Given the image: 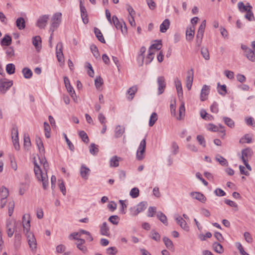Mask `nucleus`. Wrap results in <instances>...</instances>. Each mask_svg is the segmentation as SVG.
I'll list each match as a JSON object with an SVG mask.
<instances>
[{
    "mask_svg": "<svg viewBox=\"0 0 255 255\" xmlns=\"http://www.w3.org/2000/svg\"><path fill=\"white\" fill-rule=\"evenodd\" d=\"M161 41H157L155 43L152 44L149 47V49L150 51H151V49H155L156 50H159L161 48Z\"/></svg>",
    "mask_w": 255,
    "mask_h": 255,
    "instance_id": "obj_53",
    "label": "nucleus"
},
{
    "mask_svg": "<svg viewBox=\"0 0 255 255\" xmlns=\"http://www.w3.org/2000/svg\"><path fill=\"white\" fill-rule=\"evenodd\" d=\"M209 91L210 88L208 86L205 85L203 86L200 94V100L202 101H204L207 99Z\"/></svg>",
    "mask_w": 255,
    "mask_h": 255,
    "instance_id": "obj_17",
    "label": "nucleus"
},
{
    "mask_svg": "<svg viewBox=\"0 0 255 255\" xmlns=\"http://www.w3.org/2000/svg\"><path fill=\"white\" fill-rule=\"evenodd\" d=\"M39 43L40 44L41 43L40 37L39 36L33 37L32 38V44L37 50H38L41 47V45L40 44L39 45Z\"/></svg>",
    "mask_w": 255,
    "mask_h": 255,
    "instance_id": "obj_31",
    "label": "nucleus"
},
{
    "mask_svg": "<svg viewBox=\"0 0 255 255\" xmlns=\"http://www.w3.org/2000/svg\"><path fill=\"white\" fill-rule=\"evenodd\" d=\"M34 173L35 174L38 180H40L42 178H44L45 176L43 175L42 171L39 167V166L38 165V164L34 161Z\"/></svg>",
    "mask_w": 255,
    "mask_h": 255,
    "instance_id": "obj_19",
    "label": "nucleus"
},
{
    "mask_svg": "<svg viewBox=\"0 0 255 255\" xmlns=\"http://www.w3.org/2000/svg\"><path fill=\"white\" fill-rule=\"evenodd\" d=\"M193 77L194 71L193 69H191L187 71L186 76V87L188 90H190L191 88L193 81Z\"/></svg>",
    "mask_w": 255,
    "mask_h": 255,
    "instance_id": "obj_11",
    "label": "nucleus"
},
{
    "mask_svg": "<svg viewBox=\"0 0 255 255\" xmlns=\"http://www.w3.org/2000/svg\"><path fill=\"white\" fill-rule=\"evenodd\" d=\"M194 27H190L189 29H187L186 30V36L187 38L189 40L193 39L194 35Z\"/></svg>",
    "mask_w": 255,
    "mask_h": 255,
    "instance_id": "obj_43",
    "label": "nucleus"
},
{
    "mask_svg": "<svg viewBox=\"0 0 255 255\" xmlns=\"http://www.w3.org/2000/svg\"><path fill=\"white\" fill-rule=\"evenodd\" d=\"M170 25V21L169 19H165L160 25V31L162 33L165 32L169 28Z\"/></svg>",
    "mask_w": 255,
    "mask_h": 255,
    "instance_id": "obj_23",
    "label": "nucleus"
},
{
    "mask_svg": "<svg viewBox=\"0 0 255 255\" xmlns=\"http://www.w3.org/2000/svg\"><path fill=\"white\" fill-rule=\"evenodd\" d=\"M16 221L11 220H7L6 223V233L8 237L11 238L13 235L15 231L14 228L17 225Z\"/></svg>",
    "mask_w": 255,
    "mask_h": 255,
    "instance_id": "obj_5",
    "label": "nucleus"
},
{
    "mask_svg": "<svg viewBox=\"0 0 255 255\" xmlns=\"http://www.w3.org/2000/svg\"><path fill=\"white\" fill-rule=\"evenodd\" d=\"M216 160L218 161L222 166H227L228 162L227 160L223 156L218 154L216 156Z\"/></svg>",
    "mask_w": 255,
    "mask_h": 255,
    "instance_id": "obj_36",
    "label": "nucleus"
},
{
    "mask_svg": "<svg viewBox=\"0 0 255 255\" xmlns=\"http://www.w3.org/2000/svg\"><path fill=\"white\" fill-rule=\"evenodd\" d=\"M212 131L218 132L219 133V136L221 138H224L225 135V130L224 128H209Z\"/></svg>",
    "mask_w": 255,
    "mask_h": 255,
    "instance_id": "obj_45",
    "label": "nucleus"
},
{
    "mask_svg": "<svg viewBox=\"0 0 255 255\" xmlns=\"http://www.w3.org/2000/svg\"><path fill=\"white\" fill-rule=\"evenodd\" d=\"M253 153L252 149L249 147L244 149L242 150L241 158L243 161H248V159L251 158Z\"/></svg>",
    "mask_w": 255,
    "mask_h": 255,
    "instance_id": "obj_13",
    "label": "nucleus"
},
{
    "mask_svg": "<svg viewBox=\"0 0 255 255\" xmlns=\"http://www.w3.org/2000/svg\"><path fill=\"white\" fill-rule=\"evenodd\" d=\"M191 196L193 198L195 199L202 203H205L206 201L205 196L200 192H191Z\"/></svg>",
    "mask_w": 255,
    "mask_h": 255,
    "instance_id": "obj_18",
    "label": "nucleus"
},
{
    "mask_svg": "<svg viewBox=\"0 0 255 255\" xmlns=\"http://www.w3.org/2000/svg\"><path fill=\"white\" fill-rule=\"evenodd\" d=\"M157 120V115L156 113H152L149 119V126L152 127Z\"/></svg>",
    "mask_w": 255,
    "mask_h": 255,
    "instance_id": "obj_41",
    "label": "nucleus"
},
{
    "mask_svg": "<svg viewBox=\"0 0 255 255\" xmlns=\"http://www.w3.org/2000/svg\"><path fill=\"white\" fill-rule=\"evenodd\" d=\"M90 152L94 155L97 154L99 152L98 146L95 143H91L90 146Z\"/></svg>",
    "mask_w": 255,
    "mask_h": 255,
    "instance_id": "obj_37",
    "label": "nucleus"
},
{
    "mask_svg": "<svg viewBox=\"0 0 255 255\" xmlns=\"http://www.w3.org/2000/svg\"><path fill=\"white\" fill-rule=\"evenodd\" d=\"M24 146L26 147H29L31 145L30 139L27 134H24Z\"/></svg>",
    "mask_w": 255,
    "mask_h": 255,
    "instance_id": "obj_51",
    "label": "nucleus"
},
{
    "mask_svg": "<svg viewBox=\"0 0 255 255\" xmlns=\"http://www.w3.org/2000/svg\"><path fill=\"white\" fill-rule=\"evenodd\" d=\"M22 72L25 79H30L32 76V72L28 68H24L22 70Z\"/></svg>",
    "mask_w": 255,
    "mask_h": 255,
    "instance_id": "obj_34",
    "label": "nucleus"
},
{
    "mask_svg": "<svg viewBox=\"0 0 255 255\" xmlns=\"http://www.w3.org/2000/svg\"><path fill=\"white\" fill-rule=\"evenodd\" d=\"M238 8L240 11L242 12H244L245 11H247L249 10L247 7V6L245 5L244 3L242 1L239 2L238 4Z\"/></svg>",
    "mask_w": 255,
    "mask_h": 255,
    "instance_id": "obj_62",
    "label": "nucleus"
},
{
    "mask_svg": "<svg viewBox=\"0 0 255 255\" xmlns=\"http://www.w3.org/2000/svg\"><path fill=\"white\" fill-rule=\"evenodd\" d=\"M103 79L101 77H98L95 80V85L96 88H99L103 84Z\"/></svg>",
    "mask_w": 255,
    "mask_h": 255,
    "instance_id": "obj_63",
    "label": "nucleus"
},
{
    "mask_svg": "<svg viewBox=\"0 0 255 255\" xmlns=\"http://www.w3.org/2000/svg\"><path fill=\"white\" fill-rule=\"evenodd\" d=\"M59 188L64 195H66V191L64 182L62 180H58Z\"/></svg>",
    "mask_w": 255,
    "mask_h": 255,
    "instance_id": "obj_60",
    "label": "nucleus"
},
{
    "mask_svg": "<svg viewBox=\"0 0 255 255\" xmlns=\"http://www.w3.org/2000/svg\"><path fill=\"white\" fill-rule=\"evenodd\" d=\"M224 121L226 125L230 128H232L234 125V121L230 118L225 117L224 118Z\"/></svg>",
    "mask_w": 255,
    "mask_h": 255,
    "instance_id": "obj_61",
    "label": "nucleus"
},
{
    "mask_svg": "<svg viewBox=\"0 0 255 255\" xmlns=\"http://www.w3.org/2000/svg\"><path fill=\"white\" fill-rule=\"evenodd\" d=\"M28 189V184L27 183H21L19 190V194L22 195Z\"/></svg>",
    "mask_w": 255,
    "mask_h": 255,
    "instance_id": "obj_48",
    "label": "nucleus"
},
{
    "mask_svg": "<svg viewBox=\"0 0 255 255\" xmlns=\"http://www.w3.org/2000/svg\"><path fill=\"white\" fill-rule=\"evenodd\" d=\"M213 248L214 251L219 254H222L224 252L223 246L219 243L215 242L213 244Z\"/></svg>",
    "mask_w": 255,
    "mask_h": 255,
    "instance_id": "obj_32",
    "label": "nucleus"
},
{
    "mask_svg": "<svg viewBox=\"0 0 255 255\" xmlns=\"http://www.w3.org/2000/svg\"><path fill=\"white\" fill-rule=\"evenodd\" d=\"M6 71L9 74H12L15 72V66L12 63H9L6 66Z\"/></svg>",
    "mask_w": 255,
    "mask_h": 255,
    "instance_id": "obj_38",
    "label": "nucleus"
},
{
    "mask_svg": "<svg viewBox=\"0 0 255 255\" xmlns=\"http://www.w3.org/2000/svg\"><path fill=\"white\" fill-rule=\"evenodd\" d=\"M146 50V49L144 46H142L140 49V54L139 55L138 58L140 59L141 60V65H142L143 63V60L144 58L143 54L145 52Z\"/></svg>",
    "mask_w": 255,
    "mask_h": 255,
    "instance_id": "obj_57",
    "label": "nucleus"
},
{
    "mask_svg": "<svg viewBox=\"0 0 255 255\" xmlns=\"http://www.w3.org/2000/svg\"><path fill=\"white\" fill-rule=\"evenodd\" d=\"M137 91V86L136 85L133 86L128 89V90L127 91V94L129 95V96L128 97V100L131 101L133 99L134 95L136 93Z\"/></svg>",
    "mask_w": 255,
    "mask_h": 255,
    "instance_id": "obj_22",
    "label": "nucleus"
},
{
    "mask_svg": "<svg viewBox=\"0 0 255 255\" xmlns=\"http://www.w3.org/2000/svg\"><path fill=\"white\" fill-rule=\"evenodd\" d=\"M157 217L164 225H167V219L166 216L162 212H159L157 214Z\"/></svg>",
    "mask_w": 255,
    "mask_h": 255,
    "instance_id": "obj_35",
    "label": "nucleus"
},
{
    "mask_svg": "<svg viewBox=\"0 0 255 255\" xmlns=\"http://www.w3.org/2000/svg\"><path fill=\"white\" fill-rule=\"evenodd\" d=\"M241 48L244 50L245 56L249 60L252 62L255 61V52L254 51L245 45H242Z\"/></svg>",
    "mask_w": 255,
    "mask_h": 255,
    "instance_id": "obj_8",
    "label": "nucleus"
},
{
    "mask_svg": "<svg viewBox=\"0 0 255 255\" xmlns=\"http://www.w3.org/2000/svg\"><path fill=\"white\" fill-rule=\"evenodd\" d=\"M147 207V203L146 202H141L139 203L137 205L136 210L133 213L134 215H137L141 212L144 210Z\"/></svg>",
    "mask_w": 255,
    "mask_h": 255,
    "instance_id": "obj_20",
    "label": "nucleus"
},
{
    "mask_svg": "<svg viewBox=\"0 0 255 255\" xmlns=\"http://www.w3.org/2000/svg\"><path fill=\"white\" fill-rule=\"evenodd\" d=\"M16 25L20 30L24 29L25 27V21L23 17H19L16 20Z\"/></svg>",
    "mask_w": 255,
    "mask_h": 255,
    "instance_id": "obj_27",
    "label": "nucleus"
},
{
    "mask_svg": "<svg viewBox=\"0 0 255 255\" xmlns=\"http://www.w3.org/2000/svg\"><path fill=\"white\" fill-rule=\"evenodd\" d=\"M11 43V38L8 35H5L1 40V46H9Z\"/></svg>",
    "mask_w": 255,
    "mask_h": 255,
    "instance_id": "obj_28",
    "label": "nucleus"
},
{
    "mask_svg": "<svg viewBox=\"0 0 255 255\" xmlns=\"http://www.w3.org/2000/svg\"><path fill=\"white\" fill-rule=\"evenodd\" d=\"M200 114L202 118L205 120L211 121L213 118L212 116L208 114L206 111L203 109L201 110Z\"/></svg>",
    "mask_w": 255,
    "mask_h": 255,
    "instance_id": "obj_33",
    "label": "nucleus"
},
{
    "mask_svg": "<svg viewBox=\"0 0 255 255\" xmlns=\"http://www.w3.org/2000/svg\"><path fill=\"white\" fill-rule=\"evenodd\" d=\"M109 221L113 225H117L118 224L120 219L117 215H113L109 217Z\"/></svg>",
    "mask_w": 255,
    "mask_h": 255,
    "instance_id": "obj_50",
    "label": "nucleus"
},
{
    "mask_svg": "<svg viewBox=\"0 0 255 255\" xmlns=\"http://www.w3.org/2000/svg\"><path fill=\"white\" fill-rule=\"evenodd\" d=\"M158 84V95L162 94L166 88V84L165 78L163 76H159L157 79Z\"/></svg>",
    "mask_w": 255,
    "mask_h": 255,
    "instance_id": "obj_9",
    "label": "nucleus"
},
{
    "mask_svg": "<svg viewBox=\"0 0 255 255\" xmlns=\"http://www.w3.org/2000/svg\"><path fill=\"white\" fill-rule=\"evenodd\" d=\"M80 12H81V16L83 20V22L85 24H87L89 22V19L88 18V14L85 7L83 5L82 1L81 0L80 1Z\"/></svg>",
    "mask_w": 255,
    "mask_h": 255,
    "instance_id": "obj_12",
    "label": "nucleus"
},
{
    "mask_svg": "<svg viewBox=\"0 0 255 255\" xmlns=\"http://www.w3.org/2000/svg\"><path fill=\"white\" fill-rule=\"evenodd\" d=\"M6 54L9 57H12L14 54V49L11 47H8L6 49Z\"/></svg>",
    "mask_w": 255,
    "mask_h": 255,
    "instance_id": "obj_64",
    "label": "nucleus"
},
{
    "mask_svg": "<svg viewBox=\"0 0 255 255\" xmlns=\"http://www.w3.org/2000/svg\"><path fill=\"white\" fill-rule=\"evenodd\" d=\"M175 220L177 224H178L181 228L186 231L189 230V227L188 226L186 222L180 216H178L175 218Z\"/></svg>",
    "mask_w": 255,
    "mask_h": 255,
    "instance_id": "obj_16",
    "label": "nucleus"
},
{
    "mask_svg": "<svg viewBox=\"0 0 255 255\" xmlns=\"http://www.w3.org/2000/svg\"><path fill=\"white\" fill-rule=\"evenodd\" d=\"M90 169L85 165H82L80 169V173L81 177L84 180L88 179Z\"/></svg>",
    "mask_w": 255,
    "mask_h": 255,
    "instance_id": "obj_15",
    "label": "nucleus"
},
{
    "mask_svg": "<svg viewBox=\"0 0 255 255\" xmlns=\"http://www.w3.org/2000/svg\"><path fill=\"white\" fill-rule=\"evenodd\" d=\"M196 139L200 145H202L203 147L206 146V141L203 135H198Z\"/></svg>",
    "mask_w": 255,
    "mask_h": 255,
    "instance_id": "obj_54",
    "label": "nucleus"
},
{
    "mask_svg": "<svg viewBox=\"0 0 255 255\" xmlns=\"http://www.w3.org/2000/svg\"><path fill=\"white\" fill-rule=\"evenodd\" d=\"M90 49L94 56L96 59L100 58V54L99 52L98 49L95 45H92L90 47Z\"/></svg>",
    "mask_w": 255,
    "mask_h": 255,
    "instance_id": "obj_40",
    "label": "nucleus"
},
{
    "mask_svg": "<svg viewBox=\"0 0 255 255\" xmlns=\"http://www.w3.org/2000/svg\"><path fill=\"white\" fill-rule=\"evenodd\" d=\"M245 17L249 21L255 20V17L252 11L250 9L248 10L247 13L245 15Z\"/></svg>",
    "mask_w": 255,
    "mask_h": 255,
    "instance_id": "obj_56",
    "label": "nucleus"
},
{
    "mask_svg": "<svg viewBox=\"0 0 255 255\" xmlns=\"http://www.w3.org/2000/svg\"><path fill=\"white\" fill-rule=\"evenodd\" d=\"M201 53L205 60H209L210 55H209L208 50L207 48H205V47L201 48Z\"/></svg>",
    "mask_w": 255,
    "mask_h": 255,
    "instance_id": "obj_42",
    "label": "nucleus"
},
{
    "mask_svg": "<svg viewBox=\"0 0 255 255\" xmlns=\"http://www.w3.org/2000/svg\"><path fill=\"white\" fill-rule=\"evenodd\" d=\"M63 136H64V138L65 139L66 143H67V145H68L70 150H71V151H74V145L70 141V140L67 137V135L65 133H63Z\"/></svg>",
    "mask_w": 255,
    "mask_h": 255,
    "instance_id": "obj_58",
    "label": "nucleus"
},
{
    "mask_svg": "<svg viewBox=\"0 0 255 255\" xmlns=\"http://www.w3.org/2000/svg\"><path fill=\"white\" fill-rule=\"evenodd\" d=\"M154 53L150 50V49H148V54L146 58L145 59V64L146 65L149 64L153 59L154 58Z\"/></svg>",
    "mask_w": 255,
    "mask_h": 255,
    "instance_id": "obj_49",
    "label": "nucleus"
},
{
    "mask_svg": "<svg viewBox=\"0 0 255 255\" xmlns=\"http://www.w3.org/2000/svg\"><path fill=\"white\" fill-rule=\"evenodd\" d=\"M62 14L60 12L55 13L51 19L52 23L50 28V30L53 32L54 30L59 26L61 21Z\"/></svg>",
    "mask_w": 255,
    "mask_h": 255,
    "instance_id": "obj_3",
    "label": "nucleus"
},
{
    "mask_svg": "<svg viewBox=\"0 0 255 255\" xmlns=\"http://www.w3.org/2000/svg\"><path fill=\"white\" fill-rule=\"evenodd\" d=\"M30 226L28 222L24 225V233L27 237L29 246L32 251L36 249L37 243L34 235L29 232Z\"/></svg>",
    "mask_w": 255,
    "mask_h": 255,
    "instance_id": "obj_1",
    "label": "nucleus"
},
{
    "mask_svg": "<svg viewBox=\"0 0 255 255\" xmlns=\"http://www.w3.org/2000/svg\"><path fill=\"white\" fill-rule=\"evenodd\" d=\"M14 208V202L11 200L8 202V215L11 216L13 213Z\"/></svg>",
    "mask_w": 255,
    "mask_h": 255,
    "instance_id": "obj_55",
    "label": "nucleus"
},
{
    "mask_svg": "<svg viewBox=\"0 0 255 255\" xmlns=\"http://www.w3.org/2000/svg\"><path fill=\"white\" fill-rule=\"evenodd\" d=\"M85 243V240L81 239H78V242L76 243L77 248L84 253H85L87 251L86 247L85 246H84Z\"/></svg>",
    "mask_w": 255,
    "mask_h": 255,
    "instance_id": "obj_24",
    "label": "nucleus"
},
{
    "mask_svg": "<svg viewBox=\"0 0 255 255\" xmlns=\"http://www.w3.org/2000/svg\"><path fill=\"white\" fill-rule=\"evenodd\" d=\"M121 158L115 155L112 157L110 159V166L111 167H117L119 165V161Z\"/></svg>",
    "mask_w": 255,
    "mask_h": 255,
    "instance_id": "obj_30",
    "label": "nucleus"
},
{
    "mask_svg": "<svg viewBox=\"0 0 255 255\" xmlns=\"http://www.w3.org/2000/svg\"><path fill=\"white\" fill-rule=\"evenodd\" d=\"M146 147V140L143 139L140 142L139 146L136 152V158L138 160H141L144 158V153Z\"/></svg>",
    "mask_w": 255,
    "mask_h": 255,
    "instance_id": "obj_7",
    "label": "nucleus"
},
{
    "mask_svg": "<svg viewBox=\"0 0 255 255\" xmlns=\"http://www.w3.org/2000/svg\"><path fill=\"white\" fill-rule=\"evenodd\" d=\"M0 195L2 198H6L8 195V189L4 187H2L0 189Z\"/></svg>",
    "mask_w": 255,
    "mask_h": 255,
    "instance_id": "obj_52",
    "label": "nucleus"
},
{
    "mask_svg": "<svg viewBox=\"0 0 255 255\" xmlns=\"http://www.w3.org/2000/svg\"><path fill=\"white\" fill-rule=\"evenodd\" d=\"M163 241L165 245L168 249H171L173 248V243L169 238L167 237H164L163 238Z\"/></svg>",
    "mask_w": 255,
    "mask_h": 255,
    "instance_id": "obj_46",
    "label": "nucleus"
},
{
    "mask_svg": "<svg viewBox=\"0 0 255 255\" xmlns=\"http://www.w3.org/2000/svg\"><path fill=\"white\" fill-rule=\"evenodd\" d=\"M218 92L220 95H225L227 93V88L225 85H220V84H218Z\"/></svg>",
    "mask_w": 255,
    "mask_h": 255,
    "instance_id": "obj_44",
    "label": "nucleus"
},
{
    "mask_svg": "<svg viewBox=\"0 0 255 255\" xmlns=\"http://www.w3.org/2000/svg\"><path fill=\"white\" fill-rule=\"evenodd\" d=\"M174 82L178 96H182L183 91L181 81L178 78H176L175 79Z\"/></svg>",
    "mask_w": 255,
    "mask_h": 255,
    "instance_id": "obj_21",
    "label": "nucleus"
},
{
    "mask_svg": "<svg viewBox=\"0 0 255 255\" xmlns=\"http://www.w3.org/2000/svg\"><path fill=\"white\" fill-rule=\"evenodd\" d=\"M112 21V24H114L117 29H120L123 34L127 33V26L123 20H120L116 15H113Z\"/></svg>",
    "mask_w": 255,
    "mask_h": 255,
    "instance_id": "obj_2",
    "label": "nucleus"
},
{
    "mask_svg": "<svg viewBox=\"0 0 255 255\" xmlns=\"http://www.w3.org/2000/svg\"><path fill=\"white\" fill-rule=\"evenodd\" d=\"M18 132L17 128H12L11 130V138L14 148L18 150L20 149V146L18 141Z\"/></svg>",
    "mask_w": 255,
    "mask_h": 255,
    "instance_id": "obj_10",
    "label": "nucleus"
},
{
    "mask_svg": "<svg viewBox=\"0 0 255 255\" xmlns=\"http://www.w3.org/2000/svg\"><path fill=\"white\" fill-rule=\"evenodd\" d=\"M130 195L133 198H136L139 196V190L137 188H132L130 192Z\"/></svg>",
    "mask_w": 255,
    "mask_h": 255,
    "instance_id": "obj_59",
    "label": "nucleus"
},
{
    "mask_svg": "<svg viewBox=\"0 0 255 255\" xmlns=\"http://www.w3.org/2000/svg\"><path fill=\"white\" fill-rule=\"evenodd\" d=\"M49 16L47 15H44L40 16L37 20L36 25L40 28H44L46 26Z\"/></svg>",
    "mask_w": 255,
    "mask_h": 255,
    "instance_id": "obj_14",
    "label": "nucleus"
},
{
    "mask_svg": "<svg viewBox=\"0 0 255 255\" xmlns=\"http://www.w3.org/2000/svg\"><path fill=\"white\" fill-rule=\"evenodd\" d=\"M206 20H204L202 22V23H201V24L199 27V29H198V30L197 32V34L196 35L197 43L198 46H200L202 40L204 33V31H205V28L206 27Z\"/></svg>",
    "mask_w": 255,
    "mask_h": 255,
    "instance_id": "obj_4",
    "label": "nucleus"
},
{
    "mask_svg": "<svg viewBox=\"0 0 255 255\" xmlns=\"http://www.w3.org/2000/svg\"><path fill=\"white\" fill-rule=\"evenodd\" d=\"M12 81L6 79L0 80V91L4 94L5 92L12 85Z\"/></svg>",
    "mask_w": 255,
    "mask_h": 255,
    "instance_id": "obj_6",
    "label": "nucleus"
},
{
    "mask_svg": "<svg viewBox=\"0 0 255 255\" xmlns=\"http://www.w3.org/2000/svg\"><path fill=\"white\" fill-rule=\"evenodd\" d=\"M79 135L84 142L88 143L89 142V140L88 136L84 131H80L79 132Z\"/></svg>",
    "mask_w": 255,
    "mask_h": 255,
    "instance_id": "obj_47",
    "label": "nucleus"
},
{
    "mask_svg": "<svg viewBox=\"0 0 255 255\" xmlns=\"http://www.w3.org/2000/svg\"><path fill=\"white\" fill-rule=\"evenodd\" d=\"M252 137L251 135L247 134L244 136L242 137L240 140V142L241 143H244L245 142L250 143L252 142Z\"/></svg>",
    "mask_w": 255,
    "mask_h": 255,
    "instance_id": "obj_39",
    "label": "nucleus"
},
{
    "mask_svg": "<svg viewBox=\"0 0 255 255\" xmlns=\"http://www.w3.org/2000/svg\"><path fill=\"white\" fill-rule=\"evenodd\" d=\"M109 228L106 222H104L100 228V232L102 235L108 236L109 235Z\"/></svg>",
    "mask_w": 255,
    "mask_h": 255,
    "instance_id": "obj_29",
    "label": "nucleus"
},
{
    "mask_svg": "<svg viewBox=\"0 0 255 255\" xmlns=\"http://www.w3.org/2000/svg\"><path fill=\"white\" fill-rule=\"evenodd\" d=\"M35 140L40 153L41 154V155L45 153V149L41 139L39 137H36Z\"/></svg>",
    "mask_w": 255,
    "mask_h": 255,
    "instance_id": "obj_25",
    "label": "nucleus"
},
{
    "mask_svg": "<svg viewBox=\"0 0 255 255\" xmlns=\"http://www.w3.org/2000/svg\"><path fill=\"white\" fill-rule=\"evenodd\" d=\"M94 33L96 35V36L97 37V39L102 43H105L106 41L104 38V36L103 35V34L102 33L101 30L97 28H94Z\"/></svg>",
    "mask_w": 255,
    "mask_h": 255,
    "instance_id": "obj_26",
    "label": "nucleus"
}]
</instances>
